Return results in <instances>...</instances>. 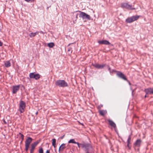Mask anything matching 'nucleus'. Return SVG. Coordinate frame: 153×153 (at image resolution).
Wrapping results in <instances>:
<instances>
[{
  "mask_svg": "<svg viewBox=\"0 0 153 153\" xmlns=\"http://www.w3.org/2000/svg\"><path fill=\"white\" fill-rule=\"evenodd\" d=\"M76 142H75L74 140L73 139H71L68 142V143H73L75 144H76Z\"/></svg>",
  "mask_w": 153,
  "mask_h": 153,
  "instance_id": "393cba45",
  "label": "nucleus"
},
{
  "mask_svg": "<svg viewBox=\"0 0 153 153\" xmlns=\"http://www.w3.org/2000/svg\"><path fill=\"white\" fill-rule=\"evenodd\" d=\"M4 65L6 67H9L11 66V63L9 61L5 62L4 63Z\"/></svg>",
  "mask_w": 153,
  "mask_h": 153,
  "instance_id": "f3484780",
  "label": "nucleus"
},
{
  "mask_svg": "<svg viewBox=\"0 0 153 153\" xmlns=\"http://www.w3.org/2000/svg\"><path fill=\"white\" fill-rule=\"evenodd\" d=\"M39 33L38 32H36L35 33H32L29 34V36L30 37H32L35 36L36 34H38Z\"/></svg>",
  "mask_w": 153,
  "mask_h": 153,
  "instance_id": "6ab92c4d",
  "label": "nucleus"
},
{
  "mask_svg": "<svg viewBox=\"0 0 153 153\" xmlns=\"http://www.w3.org/2000/svg\"><path fill=\"white\" fill-rule=\"evenodd\" d=\"M93 66L96 68L100 69L103 68L104 67H105V65L95 64L93 65Z\"/></svg>",
  "mask_w": 153,
  "mask_h": 153,
  "instance_id": "f8f14e48",
  "label": "nucleus"
},
{
  "mask_svg": "<svg viewBox=\"0 0 153 153\" xmlns=\"http://www.w3.org/2000/svg\"><path fill=\"white\" fill-rule=\"evenodd\" d=\"M56 85L59 87H65L68 86V84L64 80H58L55 83Z\"/></svg>",
  "mask_w": 153,
  "mask_h": 153,
  "instance_id": "f257e3e1",
  "label": "nucleus"
},
{
  "mask_svg": "<svg viewBox=\"0 0 153 153\" xmlns=\"http://www.w3.org/2000/svg\"><path fill=\"white\" fill-rule=\"evenodd\" d=\"M76 18H77V15H76Z\"/></svg>",
  "mask_w": 153,
  "mask_h": 153,
  "instance_id": "4c0bfd02",
  "label": "nucleus"
},
{
  "mask_svg": "<svg viewBox=\"0 0 153 153\" xmlns=\"http://www.w3.org/2000/svg\"><path fill=\"white\" fill-rule=\"evenodd\" d=\"M38 113V112H37L36 113V114H37Z\"/></svg>",
  "mask_w": 153,
  "mask_h": 153,
  "instance_id": "58836bf2",
  "label": "nucleus"
},
{
  "mask_svg": "<svg viewBox=\"0 0 153 153\" xmlns=\"http://www.w3.org/2000/svg\"><path fill=\"white\" fill-rule=\"evenodd\" d=\"M3 43L0 41V46H1L2 45Z\"/></svg>",
  "mask_w": 153,
  "mask_h": 153,
  "instance_id": "7c9ffc66",
  "label": "nucleus"
},
{
  "mask_svg": "<svg viewBox=\"0 0 153 153\" xmlns=\"http://www.w3.org/2000/svg\"><path fill=\"white\" fill-rule=\"evenodd\" d=\"M39 153H43V150L42 148H40L39 150Z\"/></svg>",
  "mask_w": 153,
  "mask_h": 153,
  "instance_id": "bb28decb",
  "label": "nucleus"
},
{
  "mask_svg": "<svg viewBox=\"0 0 153 153\" xmlns=\"http://www.w3.org/2000/svg\"><path fill=\"white\" fill-rule=\"evenodd\" d=\"M131 140V137L130 136H129L127 141V143H130V141Z\"/></svg>",
  "mask_w": 153,
  "mask_h": 153,
  "instance_id": "a878e982",
  "label": "nucleus"
},
{
  "mask_svg": "<svg viewBox=\"0 0 153 153\" xmlns=\"http://www.w3.org/2000/svg\"><path fill=\"white\" fill-rule=\"evenodd\" d=\"M50 153V151L49 150H47L46 151V153Z\"/></svg>",
  "mask_w": 153,
  "mask_h": 153,
  "instance_id": "473e14b6",
  "label": "nucleus"
},
{
  "mask_svg": "<svg viewBox=\"0 0 153 153\" xmlns=\"http://www.w3.org/2000/svg\"><path fill=\"white\" fill-rule=\"evenodd\" d=\"M71 44V43H70V44H69L68 45V46H70Z\"/></svg>",
  "mask_w": 153,
  "mask_h": 153,
  "instance_id": "e433bc0d",
  "label": "nucleus"
},
{
  "mask_svg": "<svg viewBox=\"0 0 153 153\" xmlns=\"http://www.w3.org/2000/svg\"><path fill=\"white\" fill-rule=\"evenodd\" d=\"M65 135H63L60 138L61 139H62L64 137V136H65Z\"/></svg>",
  "mask_w": 153,
  "mask_h": 153,
  "instance_id": "2f4dec72",
  "label": "nucleus"
},
{
  "mask_svg": "<svg viewBox=\"0 0 153 153\" xmlns=\"http://www.w3.org/2000/svg\"><path fill=\"white\" fill-rule=\"evenodd\" d=\"M4 123L5 124H6L7 123L5 121V120H4L3 121Z\"/></svg>",
  "mask_w": 153,
  "mask_h": 153,
  "instance_id": "c9c22d12",
  "label": "nucleus"
},
{
  "mask_svg": "<svg viewBox=\"0 0 153 153\" xmlns=\"http://www.w3.org/2000/svg\"><path fill=\"white\" fill-rule=\"evenodd\" d=\"M25 0V1L27 2H29L30 1V0Z\"/></svg>",
  "mask_w": 153,
  "mask_h": 153,
  "instance_id": "72a5a7b5",
  "label": "nucleus"
},
{
  "mask_svg": "<svg viewBox=\"0 0 153 153\" xmlns=\"http://www.w3.org/2000/svg\"><path fill=\"white\" fill-rule=\"evenodd\" d=\"M98 42L100 44H104L108 45L110 44V43L108 41L106 40L99 41Z\"/></svg>",
  "mask_w": 153,
  "mask_h": 153,
  "instance_id": "9b49d317",
  "label": "nucleus"
},
{
  "mask_svg": "<svg viewBox=\"0 0 153 153\" xmlns=\"http://www.w3.org/2000/svg\"><path fill=\"white\" fill-rule=\"evenodd\" d=\"M52 145L54 146V148H55L56 147V140L54 138L52 140Z\"/></svg>",
  "mask_w": 153,
  "mask_h": 153,
  "instance_id": "aec40b11",
  "label": "nucleus"
},
{
  "mask_svg": "<svg viewBox=\"0 0 153 153\" xmlns=\"http://www.w3.org/2000/svg\"><path fill=\"white\" fill-rule=\"evenodd\" d=\"M144 91L146 94H153V88H149L146 89Z\"/></svg>",
  "mask_w": 153,
  "mask_h": 153,
  "instance_id": "1a4fd4ad",
  "label": "nucleus"
},
{
  "mask_svg": "<svg viewBox=\"0 0 153 153\" xmlns=\"http://www.w3.org/2000/svg\"><path fill=\"white\" fill-rule=\"evenodd\" d=\"M147 94H146V95H145V98H146V97H148V96H147Z\"/></svg>",
  "mask_w": 153,
  "mask_h": 153,
  "instance_id": "f704fd0d",
  "label": "nucleus"
},
{
  "mask_svg": "<svg viewBox=\"0 0 153 153\" xmlns=\"http://www.w3.org/2000/svg\"><path fill=\"white\" fill-rule=\"evenodd\" d=\"M133 19V22L137 20L139 18V16L136 15L135 16H133L131 17Z\"/></svg>",
  "mask_w": 153,
  "mask_h": 153,
  "instance_id": "a211bd4d",
  "label": "nucleus"
},
{
  "mask_svg": "<svg viewBox=\"0 0 153 153\" xmlns=\"http://www.w3.org/2000/svg\"><path fill=\"white\" fill-rule=\"evenodd\" d=\"M117 75L118 76L122 79L125 80H127V79L126 78V76L121 72L119 71L118 72L117 74Z\"/></svg>",
  "mask_w": 153,
  "mask_h": 153,
  "instance_id": "0eeeda50",
  "label": "nucleus"
},
{
  "mask_svg": "<svg viewBox=\"0 0 153 153\" xmlns=\"http://www.w3.org/2000/svg\"><path fill=\"white\" fill-rule=\"evenodd\" d=\"M126 22L127 23H131L133 22L131 17L127 18L126 20Z\"/></svg>",
  "mask_w": 153,
  "mask_h": 153,
  "instance_id": "dca6fc26",
  "label": "nucleus"
},
{
  "mask_svg": "<svg viewBox=\"0 0 153 153\" xmlns=\"http://www.w3.org/2000/svg\"><path fill=\"white\" fill-rule=\"evenodd\" d=\"M20 86V85H17L16 86H13L12 88V93L13 94H16L17 91L19 90Z\"/></svg>",
  "mask_w": 153,
  "mask_h": 153,
  "instance_id": "6e6552de",
  "label": "nucleus"
},
{
  "mask_svg": "<svg viewBox=\"0 0 153 153\" xmlns=\"http://www.w3.org/2000/svg\"><path fill=\"white\" fill-rule=\"evenodd\" d=\"M39 141H37L36 142H35L31 144V145L36 147V145L39 143Z\"/></svg>",
  "mask_w": 153,
  "mask_h": 153,
  "instance_id": "5701e85b",
  "label": "nucleus"
},
{
  "mask_svg": "<svg viewBox=\"0 0 153 153\" xmlns=\"http://www.w3.org/2000/svg\"><path fill=\"white\" fill-rule=\"evenodd\" d=\"M48 46L50 48H53L54 46L53 42H51L48 44Z\"/></svg>",
  "mask_w": 153,
  "mask_h": 153,
  "instance_id": "412c9836",
  "label": "nucleus"
},
{
  "mask_svg": "<svg viewBox=\"0 0 153 153\" xmlns=\"http://www.w3.org/2000/svg\"><path fill=\"white\" fill-rule=\"evenodd\" d=\"M35 147L31 145V148L30 150V153H33Z\"/></svg>",
  "mask_w": 153,
  "mask_h": 153,
  "instance_id": "b1692460",
  "label": "nucleus"
},
{
  "mask_svg": "<svg viewBox=\"0 0 153 153\" xmlns=\"http://www.w3.org/2000/svg\"><path fill=\"white\" fill-rule=\"evenodd\" d=\"M99 113L101 115L104 116L106 114V112L104 110H100L99 111Z\"/></svg>",
  "mask_w": 153,
  "mask_h": 153,
  "instance_id": "4be33fe9",
  "label": "nucleus"
},
{
  "mask_svg": "<svg viewBox=\"0 0 153 153\" xmlns=\"http://www.w3.org/2000/svg\"><path fill=\"white\" fill-rule=\"evenodd\" d=\"M79 12L80 13L79 15L80 17L82 18L83 19H87L88 20L90 19L91 17L89 15L81 11H79Z\"/></svg>",
  "mask_w": 153,
  "mask_h": 153,
  "instance_id": "f03ea898",
  "label": "nucleus"
},
{
  "mask_svg": "<svg viewBox=\"0 0 153 153\" xmlns=\"http://www.w3.org/2000/svg\"><path fill=\"white\" fill-rule=\"evenodd\" d=\"M19 134H20L22 139L23 140L24 138V136L23 135L21 134V133H19Z\"/></svg>",
  "mask_w": 153,
  "mask_h": 153,
  "instance_id": "c85d7f7f",
  "label": "nucleus"
},
{
  "mask_svg": "<svg viewBox=\"0 0 153 153\" xmlns=\"http://www.w3.org/2000/svg\"><path fill=\"white\" fill-rule=\"evenodd\" d=\"M121 7L123 8H126L128 10H133L135 9V8L132 7V6L128 4L127 3H122Z\"/></svg>",
  "mask_w": 153,
  "mask_h": 153,
  "instance_id": "39448f33",
  "label": "nucleus"
},
{
  "mask_svg": "<svg viewBox=\"0 0 153 153\" xmlns=\"http://www.w3.org/2000/svg\"><path fill=\"white\" fill-rule=\"evenodd\" d=\"M32 139L30 137H28L25 142V150L27 151L30 145Z\"/></svg>",
  "mask_w": 153,
  "mask_h": 153,
  "instance_id": "20e7f679",
  "label": "nucleus"
},
{
  "mask_svg": "<svg viewBox=\"0 0 153 153\" xmlns=\"http://www.w3.org/2000/svg\"><path fill=\"white\" fill-rule=\"evenodd\" d=\"M108 121L109 123V124L112 127H113L114 129L116 128V125L111 120H108Z\"/></svg>",
  "mask_w": 153,
  "mask_h": 153,
  "instance_id": "ddd939ff",
  "label": "nucleus"
},
{
  "mask_svg": "<svg viewBox=\"0 0 153 153\" xmlns=\"http://www.w3.org/2000/svg\"><path fill=\"white\" fill-rule=\"evenodd\" d=\"M76 144H77L79 148H80V147H81V144H80L79 143H78V142H76Z\"/></svg>",
  "mask_w": 153,
  "mask_h": 153,
  "instance_id": "cd10ccee",
  "label": "nucleus"
},
{
  "mask_svg": "<svg viewBox=\"0 0 153 153\" xmlns=\"http://www.w3.org/2000/svg\"><path fill=\"white\" fill-rule=\"evenodd\" d=\"M81 145L82 148H85L87 150L89 149L90 146V145L88 144H82Z\"/></svg>",
  "mask_w": 153,
  "mask_h": 153,
  "instance_id": "4468645a",
  "label": "nucleus"
},
{
  "mask_svg": "<svg viewBox=\"0 0 153 153\" xmlns=\"http://www.w3.org/2000/svg\"><path fill=\"white\" fill-rule=\"evenodd\" d=\"M65 144H62L59 147V152L60 151H62L65 148Z\"/></svg>",
  "mask_w": 153,
  "mask_h": 153,
  "instance_id": "2eb2a0df",
  "label": "nucleus"
},
{
  "mask_svg": "<svg viewBox=\"0 0 153 153\" xmlns=\"http://www.w3.org/2000/svg\"><path fill=\"white\" fill-rule=\"evenodd\" d=\"M142 142L140 139H137L134 144V146L135 147H139L140 146Z\"/></svg>",
  "mask_w": 153,
  "mask_h": 153,
  "instance_id": "9d476101",
  "label": "nucleus"
},
{
  "mask_svg": "<svg viewBox=\"0 0 153 153\" xmlns=\"http://www.w3.org/2000/svg\"><path fill=\"white\" fill-rule=\"evenodd\" d=\"M129 143H127V146L129 149H130L131 148V147L129 146Z\"/></svg>",
  "mask_w": 153,
  "mask_h": 153,
  "instance_id": "c756f323",
  "label": "nucleus"
},
{
  "mask_svg": "<svg viewBox=\"0 0 153 153\" xmlns=\"http://www.w3.org/2000/svg\"><path fill=\"white\" fill-rule=\"evenodd\" d=\"M40 75L39 74H34V73H30L29 77L30 78H34L36 80L39 79Z\"/></svg>",
  "mask_w": 153,
  "mask_h": 153,
  "instance_id": "423d86ee",
  "label": "nucleus"
},
{
  "mask_svg": "<svg viewBox=\"0 0 153 153\" xmlns=\"http://www.w3.org/2000/svg\"><path fill=\"white\" fill-rule=\"evenodd\" d=\"M25 103L24 102L21 101L20 102L19 104V110L21 113H23L25 111Z\"/></svg>",
  "mask_w": 153,
  "mask_h": 153,
  "instance_id": "7ed1b4c3",
  "label": "nucleus"
}]
</instances>
